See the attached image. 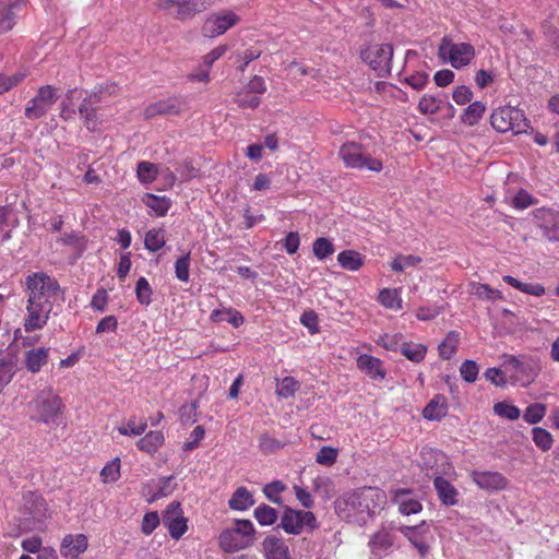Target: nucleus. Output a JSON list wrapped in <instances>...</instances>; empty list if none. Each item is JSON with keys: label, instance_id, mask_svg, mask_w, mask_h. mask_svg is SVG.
<instances>
[{"label": "nucleus", "instance_id": "nucleus-1", "mask_svg": "<svg viewBox=\"0 0 559 559\" xmlns=\"http://www.w3.org/2000/svg\"><path fill=\"white\" fill-rule=\"evenodd\" d=\"M27 292L26 332L41 330L48 322L53 304L63 299V292L58 281L43 271L34 272L25 277Z\"/></svg>", "mask_w": 559, "mask_h": 559}, {"label": "nucleus", "instance_id": "nucleus-2", "mask_svg": "<svg viewBox=\"0 0 559 559\" xmlns=\"http://www.w3.org/2000/svg\"><path fill=\"white\" fill-rule=\"evenodd\" d=\"M388 497L378 487H364L345 493L335 501L340 518L347 522L366 524L384 509Z\"/></svg>", "mask_w": 559, "mask_h": 559}, {"label": "nucleus", "instance_id": "nucleus-3", "mask_svg": "<svg viewBox=\"0 0 559 559\" xmlns=\"http://www.w3.org/2000/svg\"><path fill=\"white\" fill-rule=\"evenodd\" d=\"M254 526L250 520H236L235 527L224 530L218 543L226 552H235L248 548L253 543Z\"/></svg>", "mask_w": 559, "mask_h": 559}, {"label": "nucleus", "instance_id": "nucleus-4", "mask_svg": "<svg viewBox=\"0 0 559 559\" xmlns=\"http://www.w3.org/2000/svg\"><path fill=\"white\" fill-rule=\"evenodd\" d=\"M338 156L345 167L380 173L383 169L381 159L366 154L361 144L354 141L345 142L338 151Z\"/></svg>", "mask_w": 559, "mask_h": 559}, {"label": "nucleus", "instance_id": "nucleus-5", "mask_svg": "<svg viewBox=\"0 0 559 559\" xmlns=\"http://www.w3.org/2000/svg\"><path fill=\"white\" fill-rule=\"evenodd\" d=\"M32 418L46 425H59L61 423V399L50 390L38 393L32 402Z\"/></svg>", "mask_w": 559, "mask_h": 559}, {"label": "nucleus", "instance_id": "nucleus-6", "mask_svg": "<svg viewBox=\"0 0 559 559\" xmlns=\"http://www.w3.org/2000/svg\"><path fill=\"white\" fill-rule=\"evenodd\" d=\"M474 47L466 43H454L443 38L439 45L438 56L443 62L450 63L455 69L467 66L474 58Z\"/></svg>", "mask_w": 559, "mask_h": 559}, {"label": "nucleus", "instance_id": "nucleus-7", "mask_svg": "<svg viewBox=\"0 0 559 559\" xmlns=\"http://www.w3.org/2000/svg\"><path fill=\"white\" fill-rule=\"evenodd\" d=\"M525 126L524 115L516 107L504 106L491 112V128L498 132L513 131L520 133Z\"/></svg>", "mask_w": 559, "mask_h": 559}, {"label": "nucleus", "instance_id": "nucleus-8", "mask_svg": "<svg viewBox=\"0 0 559 559\" xmlns=\"http://www.w3.org/2000/svg\"><path fill=\"white\" fill-rule=\"evenodd\" d=\"M418 466L421 471L426 472L428 477H432L433 479L436 476L450 475L453 472L448 456L443 452L432 448L421 449Z\"/></svg>", "mask_w": 559, "mask_h": 559}, {"label": "nucleus", "instance_id": "nucleus-9", "mask_svg": "<svg viewBox=\"0 0 559 559\" xmlns=\"http://www.w3.org/2000/svg\"><path fill=\"white\" fill-rule=\"evenodd\" d=\"M393 48L390 44L370 45L361 51V59L374 70L379 76H385L391 71Z\"/></svg>", "mask_w": 559, "mask_h": 559}, {"label": "nucleus", "instance_id": "nucleus-10", "mask_svg": "<svg viewBox=\"0 0 559 559\" xmlns=\"http://www.w3.org/2000/svg\"><path fill=\"white\" fill-rule=\"evenodd\" d=\"M281 526L288 534L299 535L306 528H317L318 522L311 511L286 509L281 519Z\"/></svg>", "mask_w": 559, "mask_h": 559}, {"label": "nucleus", "instance_id": "nucleus-11", "mask_svg": "<svg viewBox=\"0 0 559 559\" xmlns=\"http://www.w3.org/2000/svg\"><path fill=\"white\" fill-rule=\"evenodd\" d=\"M399 531L409 540L421 557H426L429 554L433 542V534L426 522L416 526L401 525Z\"/></svg>", "mask_w": 559, "mask_h": 559}, {"label": "nucleus", "instance_id": "nucleus-12", "mask_svg": "<svg viewBox=\"0 0 559 559\" xmlns=\"http://www.w3.org/2000/svg\"><path fill=\"white\" fill-rule=\"evenodd\" d=\"M239 17L231 11L213 13L204 21L202 33L205 37L214 38L233 27Z\"/></svg>", "mask_w": 559, "mask_h": 559}, {"label": "nucleus", "instance_id": "nucleus-13", "mask_svg": "<svg viewBox=\"0 0 559 559\" xmlns=\"http://www.w3.org/2000/svg\"><path fill=\"white\" fill-rule=\"evenodd\" d=\"M56 98V90L51 85L40 87L37 95L28 102L25 117L32 120L39 119L48 111Z\"/></svg>", "mask_w": 559, "mask_h": 559}, {"label": "nucleus", "instance_id": "nucleus-14", "mask_svg": "<svg viewBox=\"0 0 559 559\" xmlns=\"http://www.w3.org/2000/svg\"><path fill=\"white\" fill-rule=\"evenodd\" d=\"M163 524L174 539H179L188 530L187 519L180 502L173 501L163 513Z\"/></svg>", "mask_w": 559, "mask_h": 559}, {"label": "nucleus", "instance_id": "nucleus-15", "mask_svg": "<svg viewBox=\"0 0 559 559\" xmlns=\"http://www.w3.org/2000/svg\"><path fill=\"white\" fill-rule=\"evenodd\" d=\"M396 531H399V527H395L393 524L381 526V528L371 536L368 543L371 555L381 557L386 554L395 543Z\"/></svg>", "mask_w": 559, "mask_h": 559}, {"label": "nucleus", "instance_id": "nucleus-16", "mask_svg": "<svg viewBox=\"0 0 559 559\" xmlns=\"http://www.w3.org/2000/svg\"><path fill=\"white\" fill-rule=\"evenodd\" d=\"M158 7L164 10L177 8V17L187 20L192 17L195 13L205 9L204 0H158Z\"/></svg>", "mask_w": 559, "mask_h": 559}, {"label": "nucleus", "instance_id": "nucleus-17", "mask_svg": "<svg viewBox=\"0 0 559 559\" xmlns=\"http://www.w3.org/2000/svg\"><path fill=\"white\" fill-rule=\"evenodd\" d=\"M88 548V538L85 534H68L62 538L60 554L67 559H76Z\"/></svg>", "mask_w": 559, "mask_h": 559}, {"label": "nucleus", "instance_id": "nucleus-18", "mask_svg": "<svg viewBox=\"0 0 559 559\" xmlns=\"http://www.w3.org/2000/svg\"><path fill=\"white\" fill-rule=\"evenodd\" d=\"M392 502L399 506L404 515L416 514L421 511V503L413 497L409 489H395L391 492Z\"/></svg>", "mask_w": 559, "mask_h": 559}, {"label": "nucleus", "instance_id": "nucleus-19", "mask_svg": "<svg viewBox=\"0 0 559 559\" xmlns=\"http://www.w3.org/2000/svg\"><path fill=\"white\" fill-rule=\"evenodd\" d=\"M358 369L374 381H382L386 376L381 359L371 355L361 354L357 358Z\"/></svg>", "mask_w": 559, "mask_h": 559}, {"label": "nucleus", "instance_id": "nucleus-20", "mask_svg": "<svg viewBox=\"0 0 559 559\" xmlns=\"http://www.w3.org/2000/svg\"><path fill=\"white\" fill-rule=\"evenodd\" d=\"M183 108V102L179 97H170L164 100L151 104L145 108L144 115L146 118H153L157 115H174L178 114Z\"/></svg>", "mask_w": 559, "mask_h": 559}, {"label": "nucleus", "instance_id": "nucleus-21", "mask_svg": "<svg viewBox=\"0 0 559 559\" xmlns=\"http://www.w3.org/2000/svg\"><path fill=\"white\" fill-rule=\"evenodd\" d=\"M262 549L265 559H292L288 546L275 535H269L264 538Z\"/></svg>", "mask_w": 559, "mask_h": 559}, {"label": "nucleus", "instance_id": "nucleus-22", "mask_svg": "<svg viewBox=\"0 0 559 559\" xmlns=\"http://www.w3.org/2000/svg\"><path fill=\"white\" fill-rule=\"evenodd\" d=\"M519 370L515 376V383L522 386L530 385L537 377L540 367L537 360L532 358H522L519 360Z\"/></svg>", "mask_w": 559, "mask_h": 559}, {"label": "nucleus", "instance_id": "nucleus-23", "mask_svg": "<svg viewBox=\"0 0 559 559\" xmlns=\"http://www.w3.org/2000/svg\"><path fill=\"white\" fill-rule=\"evenodd\" d=\"M433 486L440 501L444 506H455L459 502L457 490L449 480L444 479L442 475L436 476Z\"/></svg>", "mask_w": 559, "mask_h": 559}, {"label": "nucleus", "instance_id": "nucleus-24", "mask_svg": "<svg viewBox=\"0 0 559 559\" xmlns=\"http://www.w3.org/2000/svg\"><path fill=\"white\" fill-rule=\"evenodd\" d=\"M23 0L0 1V33L10 31L14 25L15 13Z\"/></svg>", "mask_w": 559, "mask_h": 559}, {"label": "nucleus", "instance_id": "nucleus-25", "mask_svg": "<svg viewBox=\"0 0 559 559\" xmlns=\"http://www.w3.org/2000/svg\"><path fill=\"white\" fill-rule=\"evenodd\" d=\"M447 399L441 394H437L424 408L423 416L428 420H440L447 415Z\"/></svg>", "mask_w": 559, "mask_h": 559}, {"label": "nucleus", "instance_id": "nucleus-26", "mask_svg": "<svg viewBox=\"0 0 559 559\" xmlns=\"http://www.w3.org/2000/svg\"><path fill=\"white\" fill-rule=\"evenodd\" d=\"M16 357L11 354L0 356V394L16 373Z\"/></svg>", "mask_w": 559, "mask_h": 559}, {"label": "nucleus", "instance_id": "nucleus-27", "mask_svg": "<svg viewBox=\"0 0 559 559\" xmlns=\"http://www.w3.org/2000/svg\"><path fill=\"white\" fill-rule=\"evenodd\" d=\"M211 322L219 323L227 321L234 328H239L243 322V316L234 308L215 309L210 314Z\"/></svg>", "mask_w": 559, "mask_h": 559}, {"label": "nucleus", "instance_id": "nucleus-28", "mask_svg": "<svg viewBox=\"0 0 559 559\" xmlns=\"http://www.w3.org/2000/svg\"><path fill=\"white\" fill-rule=\"evenodd\" d=\"M253 504V496L246 487H238L228 501L229 508L235 511H246Z\"/></svg>", "mask_w": 559, "mask_h": 559}, {"label": "nucleus", "instance_id": "nucleus-29", "mask_svg": "<svg viewBox=\"0 0 559 559\" xmlns=\"http://www.w3.org/2000/svg\"><path fill=\"white\" fill-rule=\"evenodd\" d=\"M165 441L164 433L158 430L148 431L143 438H141L136 447L140 451L147 454H154L163 445Z\"/></svg>", "mask_w": 559, "mask_h": 559}, {"label": "nucleus", "instance_id": "nucleus-30", "mask_svg": "<svg viewBox=\"0 0 559 559\" xmlns=\"http://www.w3.org/2000/svg\"><path fill=\"white\" fill-rule=\"evenodd\" d=\"M48 360V348L38 347L26 352L25 365L28 371L36 373Z\"/></svg>", "mask_w": 559, "mask_h": 559}, {"label": "nucleus", "instance_id": "nucleus-31", "mask_svg": "<svg viewBox=\"0 0 559 559\" xmlns=\"http://www.w3.org/2000/svg\"><path fill=\"white\" fill-rule=\"evenodd\" d=\"M143 202L157 217L165 216L171 206L169 198L165 195H155L153 193H146L143 197Z\"/></svg>", "mask_w": 559, "mask_h": 559}, {"label": "nucleus", "instance_id": "nucleus-32", "mask_svg": "<svg viewBox=\"0 0 559 559\" xmlns=\"http://www.w3.org/2000/svg\"><path fill=\"white\" fill-rule=\"evenodd\" d=\"M338 264L350 272L358 271L365 262V257L355 250H343L337 255Z\"/></svg>", "mask_w": 559, "mask_h": 559}, {"label": "nucleus", "instance_id": "nucleus-33", "mask_svg": "<svg viewBox=\"0 0 559 559\" xmlns=\"http://www.w3.org/2000/svg\"><path fill=\"white\" fill-rule=\"evenodd\" d=\"M486 112V104L479 100L471 103L463 111L461 121L466 126H475Z\"/></svg>", "mask_w": 559, "mask_h": 559}, {"label": "nucleus", "instance_id": "nucleus-34", "mask_svg": "<svg viewBox=\"0 0 559 559\" xmlns=\"http://www.w3.org/2000/svg\"><path fill=\"white\" fill-rule=\"evenodd\" d=\"M166 243V231L164 228L150 229L144 238V246L151 252L160 250Z\"/></svg>", "mask_w": 559, "mask_h": 559}, {"label": "nucleus", "instance_id": "nucleus-35", "mask_svg": "<svg viewBox=\"0 0 559 559\" xmlns=\"http://www.w3.org/2000/svg\"><path fill=\"white\" fill-rule=\"evenodd\" d=\"M158 174L159 168L154 163L142 160L138 164L136 177L143 185L152 183L154 180H156Z\"/></svg>", "mask_w": 559, "mask_h": 559}, {"label": "nucleus", "instance_id": "nucleus-36", "mask_svg": "<svg viewBox=\"0 0 559 559\" xmlns=\"http://www.w3.org/2000/svg\"><path fill=\"white\" fill-rule=\"evenodd\" d=\"M378 301L386 309L401 310L403 300L397 289L383 288L379 293Z\"/></svg>", "mask_w": 559, "mask_h": 559}, {"label": "nucleus", "instance_id": "nucleus-37", "mask_svg": "<svg viewBox=\"0 0 559 559\" xmlns=\"http://www.w3.org/2000/svg\"><path fill=\"white\" fill-rule=\"evenodd\" d=\"M400 353L413 362H420L426 357L427 347L420 343L405 341Z\"/></svg>", "mask_w": 559, "mask_h": 559}, {"label": "nucleus", "instance_id": "nucleus-38", "mask_svg": "<svg viewBox=\"0 0 559 559\" xmlns=\"http://www.w3.org/2000/svg\"><path fill=\"white\" fill-rule=\"evenodd\" d=\"M460 342V334L456 331L448 333L443 342L439 345V354L443 359H450L456 352Z\"/></svg>", "mask_w": 559, "mask_h": 559}, {"label": "nucleus", "instance_id": "nucleus-39", "mask_svg": "<svg viewBox=\"0 0 559 559\" xmlns=\"http://www.w3.org/2000/svg\"><path fill=\"white\" fill-rule=\"evenodd\" d=\"M547 413V406L543 403H533L530 404L524 413L523 419L528 425H536L543 420Z\"/></svg>", "mask_w": 559, "mask_h": 559}, {"label": "nucleus", "instance_id": "nucleus-40", "mask_svg": "<svg viewBox=\"0 0 559 559\" xmlns=\"http://www.w3.org/2000/svg\"><path fill=\"white\" fill-rule=\"evenodd\" d=\"M532 439L535 445L543 452L550 450L554 444L552 435L542 427H534L532 429Z\"/></svg>", "mask_w": 559, "mask_h": 559}, {"label": "nucleus", "instance_id": "nucleus-41", "mask_svg": "<svg viewBox=\"0 0 559 559\" xmlns=\"http://www.w3.org/2000/svg\"><path fill=\"white\" fill-rule=\"evenodd\" d=\"M253 514L258 523L262 526L273 525L278 518L277 511L267 504L257 507Z\"/></svg>", "mask_w": 559, "mask_h": 559}, {"label": "nucleus", "instance_id": "nucleus-42", "mask_svg": "<svg viewBox=\"0 0 559 559\" xmlns=\"http://www.w3.org/2000/svg\"><path fill=\"white\" fill-rule=\"evenodd\" d=\"M335 251L334 243L325 238L319 237L312 243V252L318 260H324Z\"/></svg>", "mask_w": 559, "mask_h": 559}, {"label": "nucleus", "instance_id": "nucleus-43", "mask_svg": "<svg viewBox=\"0 0 559 559\" xmlns=\"http://www.w3.org/2000/svg\"><path fill=\"white\" fill-rule=\"evenodd\" d=\"M120 459L109 461L100 471V479L105 484L115 483L120 478Z\"/></svg>", "mask_w": 559, "mask_h": 559}, {"label": "nucleus", "instance_id": "nucleus-44", "mask_svg": "<svg viewBox=\"0 0 559 559\" xmlns=\"http://www.w3.org/2000/svg\"><path fill=\"white\" fill-rule=\"evenodd\" d=\"M79 112L84 119L85 126L88 130L95 131L97 128L96 108L87 102L86 97L83 98L79 106Z\"/></svg>", "mask_w": 559, "mask_h": 559}, {"label": "nucleus", "instance_id": "nucleus-45", "mask_svg": "<svg viewBox=\"0 0 559 559\" xmlns=\"http://www.w3.org/2000/svg\"><path fill=\"white\" fill-rule=\"evenodd\" d=\"M404 336L401 333L383 334L377 340V344L391 352H401L404 345Z\"/></svg>", "mask_w": 559, "mask_h": 559}, {"label": "nucleus", "instance_id": "nucleus-46", "mask_svg": "<svg viewBox=\"0 0 559 559\" xmlns=\"http://www.w3.org/2000/svg\"><path fill=\"white\" fill-rule=\"evenodd\" d=\"M19 224V217L14 209L10 205H0V230L14 228Z\"/></svg>", "mask_w": 559, "mask_h": 559}, {"label": "nucleus", "instance_id": "nucleus-47", "mask_svg": "<svg viewBox=\"0 0 559 559\" xmlns=\"http://www.w3.org/2000/svg\"><path fill=\"white\" fill-rule=\"evenodd\" d=\"M441 103L438 96L425 94L418 103V110L423 115H433L440 109Z\"/></svg>", "mask_w": 559, "mask_h": 559}, {"label": "nucleus", "instance_id": "nucleus-48", "mask_svg": "<svg viewBox=\"0 0 559 559\" xmlns=\"http://www.w3.org/2000/svg\"><path fill=\"white\" fill-rule=\"evenodd\" d=\"M300 388L299 382L293 377H285L278 382L276 393L283 399L292 397Z\"/></svg>", "mask_w": 559, "mask_h": 559}, {"label": "nucleus", "instance_id": "nucleus-49", "mask_svg": "<svg viewBox=\"0 0 559 559\" xmlns=\"http://www.w3.org/2000/svg\"><path fill=\"white\" fill-rule=\"evenodd\" d=\"M153 290L148 281L145 277H140L135 285V295L138 301L143 306H148L152 302Z\"/></svg>", "mask_w": 559, "mask_h": 559}, {"label": "nucleus", "instance_id": "nucleus-50", "mask_svg": "<svg viewBox=\"0 0 559 559\" xmlns=\"http://www.w3.org/2000/svg\"><path fill=\"white\" fill-rule=\"evenodd\" d=\"M493 412L506 419L515 420L521 416V411L518 406L509 402H499L493 406Z\"/></svg>", "mask_w": 559, "mask_h": 559}, {"label": "nucleus", "instance_id": "nucleus-51", "mask_svg": "<svg viewBox=\"0 0 559 559\" xmlns=\"http://www.w3.org/2000/svg\"><path fill=\"white\" fill-rule=\"evenodd\" d=\"M147 427L146 421L142 420L141 423L136 424L135 418H130L126 424L119 426L117 430L122 436H141L145 432Z\"/></svg>", "mask_w": 559, "mask_h": 559}, {"label": "nucleus", "instance_id": "nucleus-52", "mask_svg": "<svg viewBox=\"0 0 559 559\" xmlns=\"http://www.w3.org/2000/svg\"><path fill=\"white\" fill-rule=\"evenodd\" d=\"M420 262H421L420 257H417L414 254H408V255L400 254L391 262L390 265H391L392 271L403 272L404 270H406L408 267H413Z\"/></svg>", "mask_w": 559, "mask_h": 559}, {"label": "nucleus", "instance_id": "nucleus-53", "mask_svg": "<svg viewBox=\"0 0 559 559\" xmlns=\"http://www.w3.org/2000/svg\"><path fill=\"white\" fill-rule=\"evenodd\" d=\"M235 102L241 108L254 109L260 105L261 98L243 87L236 94Z\"/></svg>", "mask_w": 559, "mask_h": 559}, {"label": "nucleus", "instance_id": "nucleus-54", "mask_svg": "<svg viewBox=\"0 0 559 559\" xmlns=\"http://www.w3.org/2000/svg\"><path fill=\"white\" fill-rule=\"evenodd\" d=\"M175 275L180 282L187 283L190 280V252L178 258L175 262Z\"/></svg>", "mask_w": 559, "mask_h": 559}, {"label": "nucleus", "instance_id": "nucleus-55", "mask_svg": "<svg viewBox=\"0 0 559 559\" xmlns=\"http://www.w3.org/2000/svg\"><path fill=\"white\" fill-rule=\"evenodd\" d=\"M286 489V486L281 480H274L266 484L263 488V493L269 501L273 503H281V493Z\"/></svg>", "mask_w": 559, "mask_h": 559}, {"label": "nucleus", "instance_id": "nucleus-56", "mask_svg": "<svg viewBox=\"0 0 559 559\" xmlns=\"http://www.w3.org/2000/svg\"><path fill=\"white\" fill-rule=\"evenodd\" d=\"M545 236L550 241L559 240V212L549 214L548 219L544 223Z\"/></svg>", "mask_w": 559, "mask_h": 559}, {"label": "nucleus", "instance_id": "nucleus-57", "mask_svg": "<svg viewBox=\"0 0 559 559\" xmlns=\"http://www.w3.org/2000/svg\"><path fill=\"white\" fill-rule=\"evenodd\" d=\"M173 476L160 478L156 484V491L151 495V497L147 499L150 503L163 498L169 496L174 487L171 485Z\"/></svg>", "mask_w": 559, "mask_h": 559}, {"label": "nucleus", "instance_id": "nucleus-58", "mask_svg": "<svg viewBox=\"0 0 559 559\" xmlns=\"http://www.w3.org/2000/svg\"><path fill=\"white\" fill-rule=\"evenodd\" d=\"M26 76V71L20 70L13 75L0 74V94L16 86Z\"/></svg>", "mask_w": 559, "mask_h": 559}, {"label": "nucleus", "instance_id": "nucleus-59", "mask_svg": "<svg viewBox=\"0 0 559 559\" xmlns=\"http://www.w3.org/2000/svg\"><path fill=\"white\" fill-rule=\"evenodd\" d=\"M160 519L156 511H151L144 514L142 520L141 530L143 534L151 535L159 525Z\"/></svg>", "mask_w": 559, "mask_h": 559}, {"label": "nucleus", "instance_id": "nucleus-60", "mask_svg": "<svg viewBox=\"0 0 559 559\" xmlns=\"http://www.w3.org/2000/svg\"><path fill=\"white\" fill-rule=\"evenodd\" d=\"M519 358L514 356H503V360L501 367L503 368V373L507 376L509 381L515 383V376L519 370Z\"/></svg>", "mask_w": 559, "mask_h": 559}, {"label": "nucleus", "instance_id": "nucleus-61", "mask_svg": "<svg viewBox=\"0 0 559 559\" xmlns=\"http://www.w3.org/2000/svg\"><path fill=\"white\" fill-rule=\"evenodd\" d=\"M478 372H479V369H478L477 364L471 359L465 360L460 368V373H461L462 378L466 382H471V383L476 381Z\"/></svg>", "mask_w": 559, "mask_h": 559}, {"label": "nucleus", "instance_id": "nucleus-62", "mask_svg": "<svg viewBox=\"0 0 559 559\" xmlns=\"http://www.w3.org/2000/svg\"><path fill=\"white\" fill-rule=\"evenodd\" d=\"M536 203V199L525 190L519 191L512 199V205L519 210H525Z\"/></svg>", "mask_w": 559, "mask_h": 559}, {"label": "nucleus", "instance_id": "nucleus-63", "mask_svg": "<svg viewBox=\"0 0 559 559\" xmlns=\"http://www.w3.org/2000/svg\"><path fill=\"white\" fill-rule=\"evenodd\" d=\"M429 81V75L426 72H415L404 79V82L412 88L420 91L425 88Z\"/></svg>", "mask_w": 559, "mask_h": 559}, {"label": "nucleus", "instance_id": "nucleus-64", "mask_svg": "<svg viewBox=\"0 0 559 559\" xmlns=\"http://www.w3.org/2000/svg\"><path fill=\"white\" fill-rule=\"evenodd\" d=\"M337 459V451L331 447H322L317 453L316 461L321 465L330 466Z\"/></svg>", "mask_w": 559, "mask_h": 559}]
</instances>
